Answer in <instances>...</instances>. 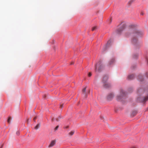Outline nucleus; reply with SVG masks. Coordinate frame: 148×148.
I'll return each instance as SVG.
<instances>
[{
  "label": "nucleus",
  "instance_id": "f257e3e1",
  "mask_svg": "<svg viewBox=\"0 0 148 148\" xmlns=\"http://www.w3.org/2000/svg\"><path fill=\"white\" fill-rule=\"evenodd\" d=\"M132 41L134 44H136L138 42L137 38L141 36L143 34L142 32L135 29H132Z\"/></svg>",
  "mask_w": 148,
  "mask_h": 148
},
{
  "label": "nucleus",
  "instance_id": "f03ea898",
  "mask_svg": "<svg viewBox=\"0 0 148 148\" xmlns=\"http://www.w3.org/2000/svg\"><path fill=\"white\" fill-rule=\"evenodd\" d=\"M103 66L101 61H99L95 66V71L96 72H100L103 69Z\"/></svg>",
  "mask_w": 148,
  "mask_h": 148
},
{
  "label": "nucleus",
  "instance_id": "7ed1b4c3",
  "mask_svg": "<svg viewBox=\"0 0 148 148\" xmlns=\"http://www.w3.org/2000/svg\"><path fill=\"white\" fill-rule=\"evenodd\" d=\"M108 79V76L106 75L104 76L102 79V81L103 84V85L105 88H109L110 86V85L107 82Z\"/></svg>",
  "mask_w": 148,
  "mask_h": 148
},
{
  "label": "nucleus",
  "instance_id": "20e7f679",
  "mask_svg": "<svg viewBox=\"0 0 148 148\" xmlns=\"http://www.w3.org/2000/svg\"><path fill=\"white\" fill-rule=\"evenodd\" d=\"M125 95L124 91L122 90H120V94L118 95L116 97V99L119 101H121Z\"/></svg>",
  "mask_w": 148,
  "mask_h": 148
},
{
  "label": "nucleus",
  "instance_id": "39448f33",
  "mask_svg": "<svg viewBox=\"0 0 148 148\" xmlns=\"http://www.w3.org/2000/svg\"><path fill=\"white\" fill-rule=\"evenodd\" d=\"M138 100L142 102H145L148 100V91L147 92V96L145 97L142 98L140 99V98H138Z\"/></svg>",
  "mask_w": 148,
  "mask_h": 148
},
{
  "label": "nucleus",
  "instance_id": "423d86ee",
  "mask_svg": "<svg viewBox=\"0 0 148 148\" xmlns=\"http://www.w3.org/2000/svg\"><path fill=\"white\" fill-rule=\"evenodd\" d=\"M125 25H123L121 27H120V28L117 30V33L118 34H120V33L125 28Z\"/></svg>",
  "mask_w": 148,
  "mask_h": 148
},
{
  "label": "nucleus",
  "instance_id": "0eeeda50",
  "mask_svg": "<svg viewBox=\"0 0 148 148\" xmlns=\"http://www.w3.org/2000/svg\"><path fill=\"white\" fill-rule=\"evenodd\" d=\"M86 88H85L82 90V95L85 98H86L87 97V92H86Z\"/></svg>",
  "mask_w": 148,
  "mask_h": 148
},
{
  "label": "nucleus",
  "instance_id": "6e6552de",
  "mask_svg": "<svg viewBox=\"0 0 148 148\" xmlns=\"http://www.w3.org/2000/svg\"><path fill=\"white\" fill-rule=\"evenodd\" d=\"M113 94L112 93L109 94L107 97V99L108 101H110L112 99L113 97Z\"/></svg>",
  "mask_w": 148,
  "mask_h": 148
},
{
  "label": "nucleus",
  "instance_id": "1a4fd4ad",
  "mask_svg": "<svg viewBox=\"0 0 148 148\" xmlns=\"http://www.w3.org/2000/svg\"><path fill=\"white\" fill-rule=\"evenodd\" d=\"M56 141L55 140H53L52 141L49 145V147H53L56 144Z\"/></svg>",
  "mask_w": 148,
  "mask_h": 148
},
{
  "label": "nucleus",
  "instance_id": "9d476101",
  "mask_svg": "<svg viewBox=\"0 0 148 148\" xmlns=\"http://www.w3.org/2000/svg\"><path fill=\"white\" fill-rule=\"evenodd\" d=\"M111 42V41L110 40H109L107 42V44L105 45L103 49V51H105L106 49V48H107V46L108 45H109L110 44V42Z\"/></svg>",
  "mask_w": 148,
  "mask_h": 148
},
{
  "label": "nucleus",
  "instance_id": "9b49d317",
  "mask_svg": "<svg viewBox=\"0 0 148 148\" xmlns=\"http://www.w3.org/2000/svg\"><path fill=\"white\" fill-rule=\"evenodd\" d=\"M115 61V60L113 58L111 59L109 62V64L110 65L112 64Z\"/></svg>",
  "mask_w": 148,
  "mask_h": 148
},
{
  "label": "nucleus",
  "instance_id": "f8f14e48",
  "mask_svg": "<svg viewBox=\"0 0 148 148\" xmlns=\"http://www.w3.org/2000/svg\"><path fill=\"white\" fill-rule=\"evenodd\" d=\"M134 77V74H132L128 76V78L129 79H132Z\"/></svg>",
  "mask_w": 148,
  "mask_h": 148
},
{
  "label": "nucleus",
  "instance_id": "ddd939ff",
  "mask_svg": "<svg viewBox=\"0 0 148 148\" xmlns=\"http://www.w3.org/2000/svg\"><path fill=\"white\" fill-rule=\"evenodd\" d=\"M143 78V76L141 75H140L138 76V79L140 81H142Z\"/></svg>",
  "mask_w": 148,
  "mask_h": 148
},
{
  "label": "nucleus",
  "instance_id": "4468645a",
  "mask_svg": "<svg viewBox=\"0 0 148 148\" xmlns=\"http://www.w3.org/2000/svg\"><path fill=\"white\" fill-rule=\"evenodd\" d=\"M74 132L73 131H72L69 133V135L70 136H72Z\"/></svg>",
  "mask_w": 148,
  "mask_h": 148
},
{
  "label": "nucleus",
  "instance_id": "2eb2a0df",
  "mask_svg": "<svg viewBox=\"0 0 148 148\" xmlns=\"http://www.w3.org/2000/svg\"><path fill=\"white\" fill-rule=\"evenodd\" d=\"M31 121V120L29 119H27L26 120V123L27 124H29V122Z\"/></svg>",
  "mask_w": 148,
  "mask_h": 148
},
{
  "label": "nucleus",
  "instance_id": "dca6fc26",
  "mask_svg": "<svg viewBox=\"0 0 148 148\" xmlns=\"http://www.w3.org/2000/svg\"><path fill=\"white\" fill-rule=\"evenodd\" d=\"M11 119V118L10 117H9L8 120H7V122L8 123H10V121Z\"/></svg>",
  "mask_w": 148,
  "mask_h": 148
},
{
  "label": "nucleus",
  "instance_id": "f3484780",
  "mask_svg": "<svg viewBox=\"0 0 148 148\" xmlns=\"http://www.w3.org/2000/svg\"><path fill=\"white\" fill-rule=\"evenodd\" d=\"M40 125L39 124H37L35 127V129H38L39 128Z\"/></svg>",
  "mask_w": 148,
  "mask_h": 148
},
{
  "label": "nucleus",
  "instance_id": "a211bd4d",
  "mask_svg": "<svg viewBox=\"0 0 148 148\" xmlns=\"http://www.w3.org/2000/svg\"><path fill=\"white\" fill-rule=\"evenodd\" d=\"M137 112L136 111H134L132 112V115H133V116H135Z\"/></svg>",
  "mask_w": 148,
  "mask_h": 148
},
{
  "label": "nucleus",
  "instance_id": "6ab92c4d",
  "mask_svg": "<svg viewBox=\"0 0 148 148\" xmlns=\"http://www.w3.org/2000/svg\"><path fill=\"white\" fill-rule=\"evenodd\" d=\"M97 27H94L92 28V31H94V30H96L97 29Z\"/></svg>",
  "mask_w": 148,
  "mask_h": 148
},
{
  "label": "nucleus",
  "instance_id": "aec40b11",
  "mask_svg": "<svg viewBox=\"0 0 148 148\" xmlns=\"http://www.w3.org/2000/svg\"><path fill=\"white\" fill-rule=\"evenodd\" d=\"M20 133V132L19 130H18L16 132V134L18 136L19 135Z\"/></svg>",
  "mask_w": 148,
  "mask_h": 148
},
{
  "label": "nucleus",
  "instance_id": "412c9836",
  "mask_svg": "<svg viewBox=\"0 0 148 148\" xmlns=\"http://www.w3.org/2000/svg\"><path fill=\"white\" fill-rule=\"evenodd\" d=\"M64 129H69V126H65L64 128Z\"/></svg>",
  "mask_w": 148,
  "mask_h": 148
},
{
  "label": "nucleus",
  "instance_id": "4be33fe9",
  "mask_svg": "<svg viewBox=\"0 0 148 148\" xmlns=\"http://www.w3.org/2000/svg\"><path fill=\"white\" fill-rule=\"evenodd\" d=\"M37 118V117L36 116H35L34 117L33 119V120L34 121V122H35V120Z\"/></svg>",
  "mask_w": 148,
  "mask_h": 148
},
{
  "label": "nucleus",
  "instance_id": "5701e85b",
  "mask_svg": "<svg viewBox=\"0 0 148 148\" xmlns=\"http://www.w3.org/2000/svg\"><path fill=\"white\" fill-rule=\"evenodd\" d=\"M92 74L91 73H89L88 74V76L89 77H90L91 76Z\"/></svg>",
  "mask_w": 148,
  "mask_h": 148
},
{
  "label": "nucleus",
  "instance_id": "b1692460",
  "mask_svg": "<svg viewBox=\"0 0 148 148\" xmlns=\"http://www.w3.org/2000/svg\"><path fill=\"white\" fill-rule=\"evenodd\" d=\"M58 127H59V126L58 125H57L55 127V130H57L58 128Z\"/></svg>",
  "mask_w": 148,
  "mask_h": 148
},
{
  "label": "nucleus",
  "instance_id": "393cba45",
  "mask_svg": "<svg viewBox=\"0 0 148 148\" xmlns=\"http://www.w3.org/2000/svg\"><path fill=\"white\" fill-rule=\"evenodd\" d=\"M109 21H110V22H109V23H111V21H112V19H111V18L110 19H109Z\"/></svg>",
  "mask_w": 148,
  "mask_h": 148
},
{
  "label": "nucleus",
  "instance_id": "a878e982",
  "mask_svg": "<svg viewBox=\"0 0 148 148\" xmlns=\"http://www.w3.org/2000/svg\"><path fill=\"white\" fill-rule=\"evenodd\" d=\"M146 75L147 77H148V72H147L146 73Z\"/></svg>",
  "mask_w": 148,
  "mask_h": 148
},
{
  "label": "nucleus",
  "instance_id": "bb28decb",
  "mask_svg": "<svg viewBox=\"0 0 148 148\" xmlns=\"http://www.w3.org/2000/svg\"><path fill=\"white\" fill-rule=\"evenodd\" d=\"M63 104H61L60 105V107L61 108H62V107H63Z\"/></svg>",
  "mask_w": 148,
  "mask_h": 148
},
{
  "label": "nucleus",
  "instance_id": "cd10ccee",
  "mask_svg": "<svg viewBox=\"0 0 148 148\" xmlns=\"http://www.w3.org/2000/svg\"><path fill=\"white\" fill-rule=\"evenodd\" d=\"M141 15H143V14H144V13H143V12H141Z\"/></svg>",
  "mask_w": 148,
  "mask_h": 148
},
{
  "label": "nucleus",
  "instance_id": "c85d7f7f",
  "mask_svg": "<svg viewBox=\"0 0 148 148\" xmlns=\"http://www.w3.org/2000/svg\"><path fill=\"white\" fill-rule=\"evenodd\" d=\"M3 146V144L2 145L0 148H2Z\"/></svg>",
  "mask_w": 148,
  "mask_h": 148
},
{
  "label": "nucleus",
  "instance_id": "c756f323",
  "mask_svg": "<svg viewBox=\"0 0 148 148\" xmlns=\"http://www.w3.org/2000/svg\"><path fill=\"white\" fill-rule=\"evenodd\" d=\"M74 64V62H72L71 63V64Z\"/></svg>",
  "mask_w": 148,
  "mask_h": 148
},
{
  "label": "nucleus",
  "instance_id": "7c9ffc66",
  "mask_svg": "<svg viewBox=\"0 0 148 148\" xmlns=\"http://www.w3.org/2000/svg\"><path fill=\"white\" fill-rule=\"evenodd\" d=\"M132 2V1H130L129 2V3H131Z\"/></svg>",
  "mask_w": 148,
  "mask_h": 148
},
{
  "label": "nucleus",
  "instance_id": "2f4dec72",
  "mask_svg": "<svg viewBox=\"0 0 148 148\" xmlns=\"http://www.w3.org/2000/svg\"><path fill=\"white\" fill-rule=\"evenodd\" d=\"M54 118L52 119V121H53V120H54Z\"/></svg>",
  "mask_w": 148,
  "mask_h": 148
},
{
  "label": "nucleus",
  "instance_id": "473e14b6",
  "mask_svg": "<svg viewBox=\"0 0 148 148\" xmlns=\"http://www.w3.org/2000/svg\"><path fill=\"white\" fill-rule=\"evenodd\" d=\"M131 148H136L134 147H132Z\"/></svg>",
  "mask_w": 148,
  "mask_h": 148
},
{
  "label": "nucleus",
  "instance_id": "72a5a7b5",
  "mask_svg": "<svg viewBox=\"0 0 148 148\" xmlns=\"http://www.w3.org/2000/svg\"><path fill=\"white\" fill-rule=\"evenodd\" d=\"M56 120L57 121H58V120L57 119H56Z\"/></svg>",
  "mask_w": 148,
  "mask_h": 148
},
{
  "label": "nucleus",
  "instance_id": "f704fd0d",
  "mask_svg": "<svg viewBox=\"0 0 148 148\" xmlns=\"http://www.w3.org/2000/svg\"><path fill=\"white\" fill-rule=\"evenodd\" d=\"M147 63H148V60H147Z\"/></svg>",
  "mask_w": 148,
  "mask_h": 148
}]
</instances>
